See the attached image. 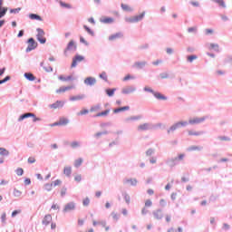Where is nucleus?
Listing matches in <instances>:
<instances>
[{"label":"nucleus","mask_w":232,"mask_h":232,"mask_svg":"<svg viewBox=\"0 0 232 232\" xmlns=\"http://www.w3.org/2000/svg\"><path fill=\"white\" fill-rule=\"evenodd\" d=\"M184 157H186L185 154H179L175 158H168L165 162L169 168H175V166H179V164H180V160H184Z\"/></svg>","instance_id":"obj_1"},{"label":"nucleus","mask_w":232,"mask_h":232,"mask_svg":"<svg viewBox=\"0 0 232 232\" xmlns=\"http://www.w3.org/2000/svg\"><path fill=\"white\" fill-rule=\"evenodd\" d=\"M146 17V11H143L140 14L130 16V17H126L125 21L126 23H140Z\"/></svg>","instance_id":"obj_2"},{"label":"nucleus","mask_w":232,"mask_h":232,"mask_svg":"<svg viewBox=\"0 0 232 232\" xmlns=\"http://www.w3.org/2000/svg\"><path fill=\"white\" fill-rule=\"evenodd\" d=\"M162 126V124L158 123L157 125H153L151 123H143L138 126L139 131H148V130H155V128H159Z\"/></svg>","instance_id":"obj_3"},{"label":"nucleus","mask_w":232,"mask_h":232,"mask_svg":"<svg viewBox=\"0 0 232 232\" xmlns=\"http://www.w3.org/2000/svg\"><path fill=\"white\" fill-rule=\"evenodd\" d=\"M77 50V45H75V42L71 40L67 44V47L64 49L63 54L65 57H68V52H75Z\"/></svg>","instance_id":"obj_4"},{"label":"nucleus","mask_w":232,"mask_h":232,"mask_svg":"<svg viewBox=\"0 0 232 232\" xmlns=\"http://www.w3.org/2000/svg\"><path fill=\"white\" fill-rule=\"evenodd\" d=\"M37 34L36 39L41 44H44L46 43V38L44 37V30L41 28L36 29Z\"/></svg>","instance_id":"obj_5"},{"label":"nucleus","mask_w":232,"mask_h":232,"mask_svg":"<svg viewBox=\"0 0 232 232\" xmlns=\"http://www.w3.org/2000/svg\"><path fill=\"white\" fill-rule=\"evenodd\" d=\"M76 208H77V204H75V202L73 201H71L64 206L63 212L70 213L71 211H75Z\"/></svg>","instance_id":"obj_6"},{"label":"nucleus","mask_w":232,"mask_h":232,"mask_svg":"<svg viewBox=\"0 0 232 232\" xmlns=\"http://www.w3.org/2000/svg\"><path fill=\"white\" fill-rule=\"evenodd\" d=\"M28 46L25 50V52L28 53L29 52H32V50H35L37 48V42L34 40V38H29L28 41Z\"/></svg>","instance_id":"obj_7"},{"label":"nucleus","mask_w":232,"mask_h":232,"mask_svg":"<svg viewBox=\"0 0 232 232\" xmlns=\"http://www.w3.org/2000/svg\"><path fill=\"white\" fill-rule=\"evenodd\" d=\"M184 126H188V122L187 121H179L177 123H175L174 125H172L169 130H168V133H169L170 131L173 132L176 130H179V128H182Z\"/></svg>","instance_id":"obj_8"},{"label":"nucleus","mask_w":232,"mask_h":232,"mask_svg":"<svg viewBox=\"0 0 232 232\" xmlns=\"http://www.w3.org/2000/svg\"><path fill=\"white\" fill-rule=\"evenodd\" d=\"M146 64H148V62L146 61H138L132 64V68L134 70H144V68H146Z\"/></svg>","instance_id":"obj_9"},{"label":"nucleus","mask_w":232,"mask_h":232,"mask_svg":"<svg viewBox=\"0 0 232 232\" xmlns=\"http://www.w3.org/2000/svg\"><path fill=\"white\" fill-rule=\"evenodd\" d=\"M152 215L156 220H162V218H164V213L162 212V208L153 210Z\"/></svg>","instance_id":"obj_10"},{"label":"nucleus","mask_w":232,"mask_h":232,"mask_svg":"<svg viewBox=\"0 0 232 232\" xmlns=\"http://www.w3.org/2000/svg\"><path fill=\"white\" fill-rule=\"evenodd\" d=\"M82 61H84V56L82 55H75V57L72 58V63L71 64V68H76L78 63H82Z\"/></svg>","instance_id":"obj_11"},{"label":"nucleus","mask_w":232,"mask_h":232,"mask_svg":"<svg viewBox=\"0 0 232 232\" xmlns=\"http://www.w3.org/2000/svg\"><path fill=\"white\" fill-rule=\"evenodd\" d=\"M136 91H137V88L135 86L130 85V86L123 88L121 90V93H123V95H130V93H133Z\"/></svg>","instance_id":"obj_12"},{"label":"nucleus","mask_w":232,"mask_h":232,"mask_svg":"<svg viewBox=\"0 0 232 232\" xmlns=\"http://www.w3.org/2000/svg\"><path fill=\"white\" fill-rule=\"evenodd\" d=\"M84 84H86V86H95V84H97V79L92 76L87 77L84 80Z\"/></svg>","instance_id":"obj_13"},{"label":"nucleus","mask_w":232,"mask_h":232,"mask_svg":"<svg viewBox=\"0 0 232 232\" xmlns=\"http://www.w3.org/2000/svg\"><path fill=\"white\" fill-rule=\"evenodd\" d=\"M124 34L121 32L116 33L109 36V41H117V39H122Z\"/></svg>","instance_id":"obj_14"},{"label":"nucleus","mask_w":232,"mask_h":232,"mask_svg":"<svg viewBox=\"0 0 232 232\" xmlns=\"http://www.w3.org/2000/svg\"><path fill=\"white\" fill-rule=\"evenodd\" d=\"M153 96L155 99H157V101H168V97L159 92H155Z\"/></svg>","instance_id":"obj_15"},{"label":"nucleus","mask_w":232,"mask_h":232,"mask_svg":"<svg viewBox=\"0 0 232 232\" xmlns=\"http://www.w3.org/2000/svg\"><path fill=\"white\" fill-rule=\"evenodd\" d=\"M137 179H123V184H130V186H137L138 184Z\"/></svg>","instance_id":"obj_16"},{"label":"nucleus","mask_w":232,"mask_h":232,"mask_svg":"<svg viewBox=\"0 0 232 232\" xmlns=\"http://www.w3.org/2000/svg\"><path fill=\"white\" fill-rule=\"evenodd\" d=\"M101 23H103V24H111L112 23L115 22V19L112 17H105V18H101Z\"/></svg>","instance_id":"obj_17"},{"label":"nucleus","mask_w":232,"mask_h":232,"mask_svg":"<svg viewBox=\"0 0 232 232\" xmlns=\"http://www.w3.org/2000/svg\"><path fill=\"white\" fill-rule=\"evenodd\" d=\"M206 121V118H194L193 120H189V124H200L201 122H204Z\"/></svg>","instance_id":"obj_18"},{"label":"nucleus","mask_w":232,"mask_h":232,"mask_svg":"<svg viewBox=\"0 0 232 232\" xmlns=\"http://www.w3.org/2000/svg\"><path fill=\"white\" fill-rule=\"evenodd\" d=\"M188 34H193L194 35H197L198 34V26L195 25L192 27H188L187 29Z\"/></svg>","instance_id":"obj_19"},{"label":"nucleus","mask_w":232,"mask_h":232,"mask_svg":"<svg viewBox=\"0 0 232 232\" xmlns=\"http://www.w3.org/2000/svg\"><path fill=\"white\" fill-rule=\"evenodd\" d=\"M130 111V106L119 107L113 110V113H121V111Z\"/></svg>","instance_id":"obj_20"},{"label":"nucleus","mask_w":232,"mask_h":232,"mask_svg":"<svg viewBox=\"0 0 232 232\" xmlns=\"http://www.w3.org/2000/svg\"><path fill=\"white\" fill-rule=\"evenodd\" d=\"M59 79H60V81H63V82H70V81H73V76L72 75H69V76L60 75Z\"/></svg>","instance_id":"obj_21"},{"label":"nucleus","mask_w":232,"mask_h":232,"mask_svg":"<svg viewBox=\"0 0 232 232\" xmlns=\"http://www.w3.org/2000/svg\"><path fill=\"white\" fill-rule=\"evenodd\" d=\"M204 147L202 146H190L187 149V151H202Z\"/></svg>","instance_id":"obj_22"},{"label":"nucleus","mask_w":232,"mask_h":232,"mask_svg":"<svg viewBox=\"0 0 232 232\" xmlns=\"http://www.w3.org/2000/svg\"><path fill=\"white\" fill-rule=\"evenodd\" d=\"M70 90H73L72 85L60 87L59 93H64V92H70Z\"/></svg>","instance_id":"obj_23"},{"label":"nucleus","mask_w":232,"mask_h":232,"mask_svg":"<svg viewBox=\"0 0 232 232\" xmlns=\"http://www.w3.org/2000/svg\"><path fill=\"white\" fill-rule=\"evenodd\" d=\"M50 222H52V216L46 215L43 219L44 226H48L50 224Z\"/></svg>","instance_id":"obj_24"},{"label":"nucleus","mask_w":232,"mask_h":232,"mask_svg":"<svg viewBox=\"0 0 232 232\" xmlns=\"http://www.w3.org/2000/svg\"><path fill=\"white\" fill-rule=\"evenodd\" d=\"M29 19H32V21H43V18L36 14H30Z\"/></svg>","instance_id":"obj_25"},{"label":"nucleus","mask_w":232,"mask_h":232,"mask_svg":"<svg viewBox=\"0 0 232 232\" xmlns=\"http://www.w3.org/2000/svg\"><path fill=\"white\" fill-rule=\"evenodd\" d=\"M115 92H117L116 88H113V89L109 88L105 90L106 95H108V97H113V95H115Z\"/></svg>","instance_id":"obj_26"},{"label":"nucleus","mask_w":232,"mask_h":232,"mask_svg":"<svg viewBox=\"0 0 232 232\" xmlns=\"http://www.w3.org/2000/svg\"><path fill=\"white\" fill-rule=\"evenodd\" d=\"M102 135H108V131L107 130H103V131H100V132H97L93 135L94 139H96L97 140H99V139L101 137H102Z\"/></svg>","instance_id":"obj_27"},{"label":"nucleus","mask_w":232,"mask_h":232,"mask_svg":"<svg viewBox=\"0 0 232 232\" xmlns=\"http://www.w3.org/2000/svg\"><path fill=\"white\" fill-rule=\"evenodd\" d=\"M70 122V120L68 118H61L59 120V126H66Z\"/></svg>","instance_id":"obj_28"},{"label":"nucleus","mask_w":232,"mask_h":232,"mask_svg":"<svg viewBox=\"0 0 232 232\" xmlns=\"http://www.w3.org/2000/svg\"><path fill=\"white\" fill-rule=\"evenodd\" d=\"M83 28L87 32V34H89V35H92V37L95 36V33L93 32V30L88 27V25H83Z\"/></svg>","instance_id":"obj_29"},{"label":"nucleus","mask_w":232,"mask_h":232,"mask_svg":"<svg viewBox=\"0 0 232 232\" xmlns=\"http://www.w3.org/2000/svg\"><path fill=\"white\" fill-rule=\"evenodd\" d=\"M63 173L67 176V177H72V167H65L63 169Z\"/></svg>","instance_id":"obj_30"},{"label":"nucleus","mask_w":232,"mask_h":232,"mask_svg":"<svg viewBox=\"0 0 232 232\" xmlns=\"http://www.w3.org/2000/svg\"><path fill=\"white\" fill-rule=\"evenodd\" d=\"M81 141H72L71 142V148H72V150H77V148H81Z\"/></svg>","instance_id":"obj_31"},{"label":"nucleus","mask_w":232,"mask_h":232,"mask_svg":"<svg viewBox=\"0 0 232 232\" xmlns=\"http://www.w3.org/2000/svg\"><path fill=\"white\" fill-rule=\"evenodd\" d=\"M82 162H83L82 158H80V159H78V160H75V161H74V167H75V168H81V166H82Z\"/></svg>","instance_id":"obj_32"},{"label":"nucleus","mask_w":232,"mask_h":232,"mask_svg":"<svg viewBox=\"0 0 232 232\" xmlns=\"http://www.w3.org/2000/svg\"><path fill=\"white\" fill-rule=\"evenodd\" d=\"M220 46L218 45V44H210V50H215V52H220L219 50Z\"/></svg>","instance_id":"obj_33"},{"label":"nucleus","mask_w":232,"mask_h":232,"mask_svg":"<svg viewBox=\"0 0 232 232\" xmlns=\"http://www.w3.org/2000/svg\"><path fill=\"white\" fill-rule=\"evenodd\" d=\"M24 77L27 79V81H35V77L30 72H25Z\"/></svg>","instance_id":"obj_34"},{"label":"nucleus","mask_w":232,"mask_h":232,"mask_svg":"<svg viewBox=\"0 0 232 232\" xmlns=\"http://www.w3.org/2000/svg\"><path fill=\"white\" fill-rule=\"evenodd\" d=\"M188 135H194L195 137H198L199 135H204V131L188 130Z\"/></svg>","instance_id":"obj_35"},{"label":"nucleus","mask_w":232,"mask_h":232,"mask_svg":"<svg viewBox=\"0 0 232 232\" xmlns=\"http://www.w3.org/2000/svg\"><path fill=\"white\" fill-rule=\"evenodd\" d=\"M110 113V109H107L102 112H98L95 117H102V116H106Z\"/></svg>","instance_id":"obj_36"},{"label":"nucleus","mask_w":232,"mask_h":232,"mask_svg":"<svg viewBox=\"0 0 232 232\" xmlns=\"http://www.w3.org/2000/svg\"><path fill=\"white\" fill-rule=\"evenodd\" d=\"M88 113H90V111L88 109H83L77 112V116L81 117V115H88Z\"/></svg>","instance_id":"obj_37"},{"label":"nucleus","mask_w":232,"mask_h":232,"mask_svg":"<svg viewBox=\"0 0 232 232\" xmlns=\"http://www.w3.org/2000/svg\"><path fill=\"white\" fill-rule=\"evenodd\" d=\"M214 3H217L218 5H219V6H222V8H226V2H224V0H211Z\"/></svg>","instance_id":"obj_38"},{"label":"nucleus","mask_w":232,"mask_h":232,"mask_svg":"<svg viewBox=\"0 0 232 232\" xmlns=\"http://www.w3.org/2000/svg\"><path fill=\"white\" fill-rule=\"evenodd\" d=\"M100 79H102V81H105V82H108V74H106V72H102L100 74Z\"/></svg>","instance_id":"obj_39"},{"label":"nucleus","mask_w":232,"mask_h":232,"mask_svg":"<svg viewBox=\"0 0 232 232\" xmlns=\"http://www.w3.org/2000/svg\"><path fill=\"white\" fill-rule=\"evenodd\" d=\"M6 12H8V8H6V7L2 8L1 7V10H0V19H1V17H5V15H6Z\"/></svg>","instance_id":"obj_40"},{"label":"nucleus","mask_w":232,"mask_h":232,"mask_svg":"<svg viewBox=\"0 0 232 232\" xmlns=\"http://www.w3.org/2000/svg\"><path fill=\"white\" fill-rule=\"evenodd\" d=\"M154 153H155L154 149H149L146 150L145 155H146V157H151V155H153Z\"/></svg>","instance_id":"obj_41"},{"label":"nucleus","mask_w":232,"mask_h":232,"mask_svg":"<svg viewBox=\"0 0 232 232\" xmlns=\"http://www.w3.org/2000/svg\"><path fill=\"white\" fill-rule=\"evenodd\" d=\"M123 198L126 204H130V202L131 201V198H130V195H128V193H123Z\"/></svg>","instance_id":"obj_42"},{"label":"nucleus","mask_w":232,"mask_h":232,"mask_svg":"<svg viewBox=\"0 0 232 232\" xmlns=\"http://www.w3.org/2000/svg\"><path fill=\"white\" fill-rule=\"evenodd\" d=\"M198 57L195 54L189 55L187 57V61L188 63H193V61H195L196 59H198Z\"/></svg>","instance_id":"obj_43"},{"label":"nucleus","mask_w":232,"mask_h":232,"mask_svg":"<svg viewBox=\"0 0 232 232\" xmlns=\"http://www.w3.org/2000/svg\"><path fill=\"white\" fill-rule=\"evenodd\" d=\"M49 108L51 110H57L59 108V101H57L56 102L53 103V104H50L49 105Z\"/></svg>","instance_id":"obj_44"},{"label":"nucleus","mask_w":232,"mask_h":232,"mask_svg":"<svg viewBox=\"0 0 232 232\" xmlns=\"http://www.w3.org/2000/svg\"><path fill=\"white\" fill-rule=\"evenodd\" d=\"M101 110V104H96L90 109V111H99Z\"/></svg>","instance_id":"obj_45"},{"label":"nucleus","mask_w":232,"mask_h":232,"mask_svg":"<svg viewBox=\"0 0 232 232\" xmlns=\"http://www.w3.org/2000/svg\"><path fill=\"white\" fill-rule=\"evenodd\" d=\"M60 5L63 6V8H67L68 10L72 9V5L66 4L64 2H60Z\"/></svg>","instance_id":"obj_46"},{"label":"nucleus","mask_w":232,"mask_h":232,"mask_svg":"<svg viewBox=\"0 0 232 232\" xmlns=\"http://www.w3.org/2000/svg\"><path fill=\"white\" fill-rule=\"evenodd\" d=\"M82 206H84V208H88V206H90V198H85L82 200Z\"/></svg>","instance_id":"obj_47"},{"label":"nucleus","mask_w":232,"mask_h":232,"mask_svg":"<svg viewBox=\"0 0 232 232\" xmlns=\"http://www.w3.org/2000/svg\"><path fill=\"white\" fill-rule=\"evenodd\" d=\"M204 33L205 35H213V34H215V31L213 29H205Z\"/></svg>","instance_id":"obj_48"},{"label":"nucleus","mask_w":232,"mask_h":232,"mask_svg":"<svg viewBox=\"0 0 232 232\" xmlns=\"http://www.w3.org/2000/svg\"><path fill=\"white\" fill-rule=\"evenodd\" d=\"M82 99H84V96L78 95L71 97L70 101H81Z\"/></svg>","instance_id":"obj_49"},{"label":"nucleus","mask_w":232,"mask_h":232,"mask_svg":"<svg viewBox=\"0 0 232 232\" xmlns=\"http://www.w3.org/2000/svg\"><path fill=\"white\" fill-rule=\"evenodd\" d=\"M121 8H122V10H125L126 12L131 11V7L125 4H121Z\"/></svg>","instance_id":"obj_50"},{"label":"nucleus","mask_w":232,"mask_h":232,"mask_svg":"<svg viewBox=\"0 0 232 232\" xmlns=\"http://www.w3.org/2000/svg\"><path fill=\"white\" fill-rule=\"evenodd\" d=\"M15 173H16V175H18V177H21V176H23V173H24V170L22 168H18L15 170Z\"/></svg>","instance_id":"obj_51"},{"label":"nucleus","mask_w":232,"mask_h":232,"mask_svg":"<svg viewBox=\"0 0 232 232\" xmlns=\"http://www.w3.org/2000/svg\"><path fill=\"white\" fill-rule=\"evenodd\" d=\"M153 206V202L151 201V199H147L145 201V208H151Z\"/></svg>","instance_id":"obj_52"},{"label":"nucleus","mask_w":232,"mask_h":232,"mask_svg":"<svg viewBox=\"0 0 232 232\" xmlns=\"http://www.w3.org/2000/svg\"><path fill=\"white\" fill-rule=\"evenodd\" d=\"M148 48H150V44H143L139 46V50H148Z\"/></svg>","instance_id":"obj_53"},{"label":"nucleus","mask_w":232,"mask_h":232,"mask_svg":"<svg viewBox=\"0 0 232 232\" xmlns=\"http://www.w3.org/2000/svg\"><path fill=\"white\" fill-rule=\"evenodd\" d=\"M20 12H21V7L10 9V14H19Z\"/></svg>","instance_id":"obj_54"},{"label":"nucleus","mask_w":232,"mask_h":232,"mask_svg":"<svg viewBox=\"0 0 232 232\" xmlns=\"http://www.w3.org/2000/svg\"><path fill=\"white\" fill-rule=\"evenodd\" d=\"M0 155H9L8 150L5 148H0Z\"/></svg>","instance_id":"obj_55"},{"label":"nucleus","mask_w":232,"mask_h":232,"mask_svg":"<svg viewBox=\"0 0 232 232\" xmlns=\"http://www.w3.org/2000/svg\"><path fill=\"white\" fill-rule=\"evenodd\" d=\"M218 139L219 140H226V141L231 140V138L227 137V136H219V137H218Z\"/></svg>","instance_id":"obj_56"},{"label":"nucleus","mask_w":232,"mask_h":232,"mask_svg":"<svg viewBox=\"0 0 232 232\" xmlns=\"http://www.w3.org/2000/svg\"><path fill=\"white\" fill-rule=\"evenodd\" d=\"M143 90L145 92H148L149 93H152V95H154L155 91H153V89L150 88V87H144Z\"/></svg>","instance_id":"obj_57"},{"label":"nucleus","mask_w":232,"mask_h":232,"mask_svg":"<svg viewBox=\"0 0 232 232\" xmlns=\"http://www.w3.org/2000/svg\"><path fill=\"white\" fill-rule=\"evenodd\" d=\"M20 117H35V114H34L32 112H27V113H24V114L20 115Z\"/></svg>","instance_id":"obj_58"},{"label":"nucleus","mask_w":232,"mask_h":232,"mask_svg":"<svg viewBox=\"0 0 232 232\" xmlns=\"http://www.w3.org/2000/svg\"><path fill=\"white\" fill-rule=\"evenodd\" d=\"M150 164H157V158L156 157H150L149 159Z\"/></svg>","instance_id":"obj_59"},{"label":"nucleus","mask_w":232,"mask_h":232,"mask_svg":"<svg viewBox=\"0 0 232 232\" xmlns=\"http://www.w3.org/2000/svg\"><path fill=\"white\" fill-rule=\"evenodd\" d=\"M35 160H36L35 157H29L28 160H27V162L29 164H34Z\"/></svg>","instance_id":"obj_60"},{"label":"nucleus","mask_w":232,"mask_h":232,"mask_svg":"<svg viewBox=\"0 0 232 232\" xmlns=\"http://www.w3.org/2000/svg\"><path fill=\"white\" fill-rule=\"evenodd\" d=\"M230 228L231 227L227 223L223 224L222 229H224L225 231H229Z\"/></svg>","instance_id":"obj_61"},{"label":"nucleus","mask_w":232,"mask_h":232,"mask_svg":"<svg viewBox=\"0 0 232 232\" xmlns=\"http://www.w3.org/2000/svg\"><path fill=\"white\" fill-rule=\"evenodd\" d=\"M160 77L161 79H168V78L169 77V74H168L167 72H161V73L160 74Z\"/></svg>","instance_id":"obj_62"},{"label":"nucleus","mask_w":232,"mask_h":232,"mask_svg":"<svg viewBox=\"0 0 232 232\" xmlns=\"http://www.w3.org/2000/svg\"><path fill=\"white\" fill-rule=\"evenodd\" d=\"M148 213H150V210H148V208H146V207H144L141 209V215L146 216V215H148Z\"/></svg>","instance_id":"obj_63"},{"label":"nucleus","mask_w":232,"mask_h":232,"mask_svg":"<svg viewBox=\"0 0 232 232\" xmlns=\"http://www.w3.org/2000/svg\"><path fill=\"white\" fill-rule=\"evenodd\" d=\"M166 205H167V203H166V201L164 199H160V206L161 208H166Z\"/></svg>","instance_id":"obj_64"}]
</instances>
